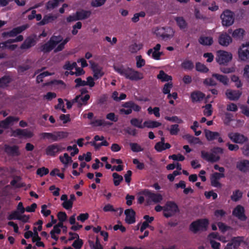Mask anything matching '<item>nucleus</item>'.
<instances>
[{
	"label": "nucleus",
	"mask_w": 249,
	"mask_h": 249,
	"mask_svg": "<svg viewBox=\"0 0 249 249\" xmlns=\"http://www.w3.org/2000/svg\"><path fill=\"white\" fill-rule=\"evenodd\" d=\"M231 37L227 33H222L218 37V42L223 46H228L232 42Z\"/></svg>",
	"instance_id": "nucleus-22"
},
{
	"label": "nucleus",
	"mask_w": 249,
	"mask_h": 249,
	"mask_svg": "<svg viewBox=\"0 0 249 249\" xmlns=\"http://www.w3.org/2000/svg\"><path fill=\"white\" fill-rule=\"evenodd\" d=\"M49 173V170L48 168L44 167L37 169L36 171V174L42 177L45 175H47Z\"/></svg>",
	"instance_id": "nucleus-56"
},
{
	"label": "nucleus",
	"mask_w": 249,
	"mask_h": 249,
	"mask_svg": "<svg viewBox=\"0 0 249 249\" xmlns=\"http://www.w3.org/2000/svg\"><path fill=\"white\" fill-rule=\"evenodd\" d=\"M136 67L138 68H141L145 64V61L142 58L141 55H138L136 56Z\"/></svg>",
	"instance_id": "nucleus-51"
},
{
	"label": "nucleus",
	"mask_w": 249,
	"mask_h": 249,
	"mask_svg": "<svg viewBox=\"0 0 249 249\" xmlns=\"http://www.w3.org/2000/svg\"><path fill=\"white\" fill-rule=\"evenodd\" d=\"M70 235H74V237H70L69 240L71 241L76 239L72 243V246L75 249H81L83 245V240L79 238V235L74 232H70L69 233Z\"/></svg>",
	"instance_id": "nucleus-14"
},
{
	"label": "nucleus",
	"mask_w": 249,
	"mask_h": 249,
	"mask_svg": "<svg viewBox=\"0 0 249 249\" xmlns=\"http://www.w3.org/2000/svg\"><path fill=\"white\" fill-rule=\"evenodd\" d=\"M205 137L207 140L209 141H212L213 140L217 139L219 143L223 142L222 138L220 137V134L217 132H213L210 130L205 131Z\"/></svg>",
	"instance_id": "nucleus-18"
},
{
	"label": "nucleus",
	"mask_w": 249,
	"mask_h": 249,
	"mask_svg": "<svg viewBox=\"0 0 249 249\" xmlns=\"http://www.w3.org/2000/svg\"><path fill=\"white\" fill-rule=\"evenodd\" d=\"M231 80L233 82L235 83V86L237 88H240L242 87L243 84L238 76L235 75H232L231 77Z\"/></svg>",
	"instance_id": "nucleus-49"
},
{
	"label": "nucleus",
	"mask_w": 249,
	"mask_h": 249,
	"mask_svg": "<svg viewBox=\"0 0 249 249\" xmlns=\"http://www.w3.org/2000/svg\"><path fill=\"white\" fill-rule=\"evenodd\" d=\"M147 111L149 114H151L153 113L156 117L160 116V108L159 107H155L153 108L151 107H149Z\"/></svg>",
	"instance_id": "nucleus-53"
},
{
	"label": "nucleus",
	"mask_w": 249,
	"mask_h": 249,
	"mask_svg": "<svg viewBox=\"0 0 249 249\" xmlns=\"http://www.w3.org/2000/svg\"><path fill=\"white\" fill-rule=\"evenodd\" d=\"M204 108V110L203 111V114L205 116L209 117L212 114L213 110H212V106L210 104H206L205 106L203 107Z\"/></svg>",
	"instance_id": "nucleus-46"
},
{
	"label": "nucleus",
	"mask_w": 249,
	"mask_h": 249,
	"mask_svg": "<svg viewBox=\"0 0 249 249\" xmlns=\"http://www.w3.org/2000/svg\"><path fill=\"white\" fill-rule=\"evenodd\" d=\"M68 133L63 131L56 132L52 133V140L53 142H56L62 139L67 137Z\"/></svg>",
	"instance_id": "nucleus-31"
},
{
	"label": "nucleus",
	"mask_w": 249,
	"mask_h": 249,
	"mask_svg": "<svg viewBox=\"0 0 249 249\" xmlns=\"http://www.w3.org/2000/svg\"><path fill=\"white\" fill-rule=\"evenodd\" d=\"M164 118L167 121L172 122H175L178 124H181L183 123L182 120L177 116H174L172 117L165 116Z\"/></svg>",
	"instance_id": "nucleus-54"
},
{
	"label": "nucleus",
	"mask_w": 249,
	"mask_h": 249,
	"mask_svg": "<svg viewBox=\"0 0 249 249\" xmlns=\"http://www.w3.org/2000/svg\"><path fill=\"white\" fill-rule=\"evenodd\" d=\"M242 237L238 236L236 237H233L231 239V241L232 243L234 249H236L237 247H238L240 246L241 243L242 242Z\"/></svg>",
	"instance_id": "nucleus-47"
},
{
	"label": "nucleus",
	"mask_w": 249,
	"mask_h": 249,
	"mask_svg": "<svg viewBox=\"0 0 249 249\" xmlns=\"http://www.w3.org/2000/svg\"><path fill=\"white\" fill-rule=\"evenodd\" d=\"M130 146L131 150L134 152H139L143 151V149L137 143H130Z\"/></svg>",
	"instance_id": "nucleus-52"
},
{
	"label": "nucleus",
	"mask_w": 249,
	"mask_h": 249,
	"mask_svg": "<svg viewBox=\"0 0 249 249\" xmlns=\"http://www.w3.org/2000/svg\"><path fill=\"white\" fill-rule=\"evenodd\" d=\"M209 224V221L207 218L199 219L193 221L189 226L190 230L194 233L199 231H206Z\"/></svg>",
	"instance_id": "nucleus-2"
},
{
	"label": "nucleus",
	"mask_w": 249,
	"mask_h": 249,
	"mask_svg": "<svg viewBox=\"0 0 249 249\" xmlns=\"http://www.w3.org/2000/svg\"><path fill=\"white\" fill-rule=\"evenodd\" d=\"M112 177L113 178V183L115 186L119 185L123 180V177L117 173H113Z\"/></svg>",
	"instance_id": "nucleus-44"
},
{
	"label": "nucleus",
	"mask_w": 249,
	"mask_h": 249,
	"mask_svg": "<svg viewBox=\"0 0 249 249\" xmlns=\"http://www.w3.org/2000/svg\"><path fill=\"white\" fill-rule=\"evenodd\" d=\"M196 69L197 71L204 73L208 72L209 71L204 64L199 62L196 63Z\"/></svg>",
	"instance_id": "nucleus-41"
},
{
	"label": "nucleus",
	"mask_w": 249,
	"mask_h": 249,
	"mask_svg": "<svg viewBox=\"0 0 249 249\" xmlns=\"http://www.w3.org/2000/svg\"><path fill=\"white\" fill-rule=\"evenodd\" d=\"M51 75V73L46 71H44L41 73H40L39 75H38L36 77V82L37 83H40L43 81V79L44 77Z\"/></svg>",
	"instance_id": "nucleus-57"
},
{
	"label": "nucleus",
	"mask_w": 249,
	"mask_h": 249,
	"mask_svg": "<svg viewBox=\"0 0 249 249\" xmlns=\"http://www.w3.org/2000/svg\"><path fill=\"white\" fill-rule=\"evenodd\" d=\"M90 63H91V68L93 73L94 78L97 80L101 78L104 75L102 67L94 62L91 63L90 61Z\"/></svg>",
	"instance_id": "nucleus-11"
},
{
	"label": "nucleus",
	"mask_w": 249,
	"mask_h": 249,
	"mask_svg": "<svg viewBox=\"0 0 249 249\" xmlns=\"http://www.w3.org/2000/svg\"><path fill=\"white\" fill-rule=\"evenodd\" d=\"M184 138L190 144L200 143L201 142L198 138L195 137L190 134L185 135Z\"/></svg>",
	"instance_id": "nucleus-42"
},
{
	"label": "nucleus",
	"mask_w": 249,
	"mask_h": 249,
	"mask_svg": "<svg viewBox=\"0 0 249 249\" xmlns=\"http://www.w3.org/2000/svg\"><path fill=\"white\" fill-rule=\"evenodd\" d=\"M173 87V84L171 83H166L162 89V92L164 94H167V93H169L170 92L171 89Z\"/></svg>",
	"instance_id": "nucleus-63"
},
{
	"label": "nucleus",
	"mask_w": 249,
	"mask_h": 249,
	"mask_svg": "<svg viewBox=\"0 0 249 249\" xmlns=\"http://www.w3.org/2000/svg\"><path fill=\"white\" fill-rule=\"evenodd\" d=\"M78 20L86 19L89 18L91 15V12L89 10L81 9L75 12Z\"/></svg>",
	"instance_id": "nucleus-26"
},
{
	"label": "nucleus",
	"mask_w": 249,
	"mask_h": 249,
	"mask_svg": "<svg viewBox=\"0 0 249 249\" xmlns=\"http://www.w3.org/2000/svg\"><path fill=\"white\" fill-rule=\"evenodd\" d=\"M155 34L163 39H167L173 36V31L169 27H158L155 31Z\"/></svg>",
	"instance_id": "nucleus-4"
},
{
	"label": "nucleus",
	"mask_w": 249,
	"mask_h": 249,
	"mask_svg": "<svg viewBox=\"0 0 249 249\" xmlns=\"http://www.w3.org/2000/svg\"><path fill=\"white\" fill-rule=\"evenodd\" d=\"M232 215L241 220H246L247 217L245 214V210L241 205H237L232 211Z\"/></svg>",
	"instance_id": "nucleus-15"
},
{
	"label": "nucleus",
	"mask_w": 249,
	"mask_h": 249,
	"mask_svg": "<svg viewBox=\"0 0 249 249\" xmlns=\"http://www.w3.org/2000/svg\"><path fill=\"white\" fill-rule=\"evenodd\" d=\"M36 44V39L31 36H29L25 39L23 43L21 45L20 48L22 50L28 49L34 46Z\"/></svg>",
	"instance_id": "nucleus-23"
},
{
	"label": "nucleus",
	"mask_w": 249,
	"mask_h": 249,
	"mask_svg": "<svg viewBox=\"0 0 249 249\" xmlns=\"http://www.w3.org/2000/svg\"><path fill=\"white\" fill-rule=\"evenodd\" d=\"M90 99V95L88 94L84 96L78 95L74 98V102L78 104V107H80L83 106H86L88 104V101Z\"/></svg>",
	"instance_id": "nucleus-20"
},
{
	"label": "nucleus",
	"mask_w": 249,
	"mask_h": 249,
	"mask_svg": "<svg viewBox=\"0 0 249 249\" xmlns=\"http://www.w3.org/2000/svg\"><path fill=\"white\" fill-rule=\"evenodd\" d=\"M12 118L7 117L5 120L0 121V127L7 128L10 124Z\"/></svg>",
	"instance_id": "nucleus-59"
},
{
	"label": "nucleus",
	"mask_w": 249,
	"mask_h": 249,
	"mask_svg": "<svg viewBox=\"0 0 249 249\" xmlns=\"http://www.w3.org/2000/svg\"><path fill=\"white\" fill-rule=\"evenodd\" d=\"M54 48H55L51 44L50 41L48 40L46 43L41 45L39 47V50L44 53H50Z\"/></svg>",
	"instance_id": "nucleus-30"
},
{
	"label": "nucleus",
	"mask_w": 249,
	"mask_h": 249,
	"mask_svg": "<svg viewBox=\"0 0 249 249\" xmlns=\"http://www.w3.org/2000/svg\"><path fill=\"white\" fill-rule=\"evenodd\" d=\"M203 84L207 86H215L216 82L212 78H207L204 80Z\"/></svg>",
	"instance_id": "nucleus-58"
},
{
	"label": "nucleus",
	"mask_w": 249,
	"mask_h": 249,
	"mask_svg": "<svg viewBox=\"0 0 249 249\" xmlns=\"http://www.w3.org/2000/svg\"><path fill=\"white\" fill-rule=\"evenodd\" d=\"M239 59L246 61L249 60V42L242 44L238 51Z\"/></svg>",
	"instance_id": "nucleus-8"
},
{
	"label": "nucleus",
	"mask_w": 249,
	"mask_h": 249,
	"mask_svg": "<svg viewBox=\"0 0 249 249\" xmlns=\"http://www.w3.org/2000/svg\"><path fill=\"white\" fill-rule=\"evenodd\" d=\"M243 195L242 192L239 190H236L233 192L232 195L231 196V199L234 201H238L240 198H242Z\"/></svg>",
	"instance_id": "nucleus-43"
},
{
	"label": "nucleus",
	"mask_w": 249,
	"mask_h": 249,
	"mask_svg": "<svg viewBox=\"0 0 249 249\" xmlns=\"http://www.w3.org/2000/svg\"><path fill=\"white\" fill-rule=\"evenodd\" d=\"M139 194L147 196L148 198L151 200L155 203H158L161 202L163 198L160 194L152 193L148 189H144L139 193Z\"/></svg>",
	"instance_id": "nucleus-7"
},
{
	"label": "nucleus",
	"mask_w": 249,
	"mask_h": 249,
	"mask_svg": "<svg viewBox=\"0 0 249 249\" xmlns=\"http://www.w3.org/2000/svg\"><path fill=\"white\" fill-rule=\"evenodd\" d=\"M176 23L179 29L185 30L188 27V23L182 17H176L174 18Z\"/></svg>",
	"instance_id": "nucleus-27"
},
{
	"label": "nucleus",
	"mask_w": 249,
	"mask_h": 249,
	"mask_svg": "<svg viewBox=\"0 0 249 249\" xmlns=\"http://www.w3.org/2000/svg\"><path fill=\"white\" fill-rule=\"evenodd\" d=\"M125 215V221L128 224H132L135 222L136 213L132 209H128L124 211Z\"/></svg>",
	"instance_id": "nucleus-19"
},
{
	"label": "nucleus",
	"mask_w": 249,
	"mask_h": 249,
	"mask_svg": "<svg viewBox=\"0 0 249 249\" xmlns=\"http://www.w3.org/2000/svg\"><path fill=\"white\" fill-rule=\"evenodd\" d=\"M157 78L162 82H168L172 80V76L166 74L162 70L160 71L159 74L157 75Z\"/></svg>",
	"instance_id": "nucleus-35"
},
{
	"label": "nucleus",
	"mask_w": 249,
	"mask_h": 249,
	"mask_svg": "<svg viewBox=\"0 0 249 249\" xmlns=\"http://www.w3.org/2000/svg\"><path fill=\"white\" fill-rule=\"evenodd\" d=\"M201 157L203 159L211 162H217L220 159L219 156H216L213 153H209L204 150L201 151Z\"/></svg>",
	"instance_id": "nucleus-13"
},
{
	"label": "nucleus",
	"mask_w": 249,
	"mask_h": 249,
	"mask_svg": "<svg viewBox=\"0 0 249 249\" xmlns=\"http://www.w3.org/2000/svg\"><path fill=\"white\" fill-rule=\"evenodd\" d=\"M61 151L60 146L54 143L48 146L46 149V154L51 156H55V155Z\"/></svg>",
	"instance_id": "nucleus-16"
},
{
	"label": "nucleus",
	"mask_w": 249,
	"mask_h": 249,
	"mask_svg": "<svg viewBox=\"0 0 249 249\" xmlns=\"http://www.w3.org/2000/svg\"><path fill=\"white\" fill-rule=\"evenodd\" d=\"M12 136L14 137L19 136L20 137H24L30 138L33 136V134L30 131H29L26 129H21L18 128L13 131Z\"/></svg>",
	"instance_id": "nucleus-17"
},
{
	"label": "nucleus",
	"mask_w": 249,
	"mask_h": 249,
	"mask_svg": "<svg viewBox=\"0 0 249 249\" xmlns=\"http://www.w3.org/2000/svg\"><path fill=\"white\" fill-rule=\"evenodd\" d=\"M58 18L57 15H53L52 14H48L45 15L42 20L37 23L38 26H43L50 23L53 22Z\"/></svg>",
	"instance_id": "nucleus-21"
},
{
	"label": "nucleus",
	"mask_w": 249,
	"mask_h": 249,
	"mask_svg": "<svg viewBox=\"0 0 249 249\" xmlns=\"http://www.w3.org/2000/svg\"><path fill=\"white\" fill-rule=\"evenodd\" d=\"M179 212V209L178 205L174 201H168L164 205V212L163 216L166 218L174 216Z\"/></svg>",
	"instance_id": "nucleus-3"
},
{
	"label": "nucleus",
	"mask_w": 249,
	"mask_h": 249,
	"mask_svg": "<svg viewBox=\"0 0 249 249\" xmlns=\"http://www.w3.org/2000/svg\"><path fill=\"white\" fill-rule=\"evenodd\" d=\"M58 5L56 0H50L46 4V8L48 10L53 9Z\"/></svg>",
	"instance_id": "nucleus-50"
},
{
	"label": "nucleus",
	"mask_w": 249,
	"mask_h": 249,
	"mask_svg": "<svg viewBox=\"0 0 249 249\" xmlns=\"http://www.w3.org/2000/svg\"><path fill=\"white\" fill-rule=\"evenodd\" d=\"M236 168L241 172L246 173L249 171V160H243L236 163Z\"/></svg>",
	"instance_id": "nucleus-24"
},
{
	"label": "nucleus",
	"mask_w": 249,
	"mask_h": 249,
	"mask_svg": "<svg viewBox=\"0 0 249 249\" xmlns=\"http://www.w3.org/2000/svg\"><path fill=\"white\" fill-rule=\"evenodd\" d=\"M171 145L169 143H162V142H158L156 143L154 148L159 152H161L162 151L169 149L171 147Z\"/></svg>",
	"instance_id": "nucleus-32"
},
{
	"label": "nucleus",
	"mask_w": 249,
	"mask_h": 249,
	"mask_svg": "<svg viewBox=\"0 0 249 249\" xmlns=\"http://www.w3.org/2000/svg\"><path fill=\"white\" fill-rule=\"evenodd\" d=\"M232 55L231 53L225 51H219L216 58L217 62L220 65H226L231 60Z\"/></svg>",
	"instance_id": "nucleus-5"
},
{
	"label": "nucleus",
	"mask_w": 249,
	"mask_h": 249,
	"mask_svg": "<svg viewBox=\"0 0 249 249\" xmlns=\"http://www.w3.org/2000/svg\"><path fill=\"white\" fill-rule=\"evenodd\" d=\"M90 124L93 126H105L107 125H111L112 124L109 122H105L104 120L97 119L91 121Z\"/></svg>",
	"instance_id": "nucleus-39"
},
{
	"label": "nucleus",
	"mask_w": 249,
	"mask_h": 249,
	"mask_svg": "<svg viewBox=\"0 0 249 249\" xmlns=\"http://www.w3.org/2000/svg\"><path fill=\"white\" fill-rule=\"evenodd\" d=\"M181 67L185 71H191L194 68V65L191 60L185 59L182 62Z\"/></svg>",
	"instance_id": "nucleus-34"
},
{
	"label": "nucleus",
	"mask_w": 249,
	"mask_h": 249,
	"mask_svg": "<svg viewBox=\"0 0 249 249\" xmlns=\"http://www.w3.org/2000/svg\"><path fill=\"white\" fill-rule=\"evenodd\" d=\"M49 40L55 48L57 44L60 43L63 40V37L61 35H53Z\"/></svg>",
	"instance_id": "nucleus-38"
},
{
	"label": "nucleus",
	"mask_w": 249,
	"mask_h": 249,
	"mask_svg": "<svg viewBox=\"0 0 249 249\" xmlns=\"http://www.w3.org/2000/svg\"><path fill=\"white\" fill-rule=\"evenodd\" d=\"M106 119L114 122L118 121V116L116 115L113 112H110L107 114Z\"/></svg>",
	"instance_id": "nucleus-64"
},
{
	"label": "nucleus",
	"mask_w": 249,
	"mask_h": 249,
	"mask_svg": "<svg viewBox=\"0 0 249 249\" xmlns=\"http://www.w3.org/2000/svg\"><path fill=\"white\" fill-rule=\"evenodd\" d=\"M89 244L91 249H103L102 245L101 244L99 239L98 237L96 238L95 242L91 240H89Z\"/></svg>",
	"instance_id": "nucleus-37"
},
{
	"label": "nucleus",
	"mask_w": 249,
	"mask_h": 249,
	"mask_svg": "<svg viewBox=\"0 0 249 249\" xmlns=\"http://www.w3.org/2000/svg\"><path fill=\"white\" fill-rule=\"evenodd\" d=\"M161 125V123L156 121H145L144 122V127H146L149 128H154L158 127Z\"/></svg>",
	"instance_id": "nucleus-36"
},
{
	"label": "nucleus",
	"mask_w": 249,
	"mask_h": 249,
	"mask_svg": "<svg viewBox=\"0 0 249 249\" xmlns=\"http://www.w3.org/2000/svg\"><path fill=\"white\" fill-rule=\"evenodd\" d=\"M142 48V44L134 43L130 45L129 48V50L131 53H136Z\"/></svg>",
	"instance_id": "nucleus-45"
},
{
	"label": "nucleus",
	"mask_w": 249,
	"mask_h": 249,
	"mask_svg": "<svg viewBox=\"0 0 249 249\" xmlns=\"http://www.w3.org/2000/svg\"><path fill=\"white\" fill-rule=\"evenodd\" d=\"M142 119L132 118L130 120V123L132 125L142 129L144 128V123L142 124Z\"/></svg>",
	"instance_id": "nucleus-40"
},
{
	"label": "nucleus",
	"mask_w": 249,
	"mask_h": 249,
	"mask_svg": "<svg viewBox=\"0 0 249 249\" xmlns=\"http://www.w3.org/2000/svg\"><path fill=\"white\" fill-rule=\"evenodd\" d=\"M220 18L223 26L229 27L231 26L234 20L233 13L229 10L224 11L221 15Z\"/></svg>",
	"instance_id": "nucleus-6"
},
{
	"label": "nucleus",
	"mask_w": 249,
	"mask_h": 249,
	"mask_svg": "<svg viewBox=\"0 0 249 249\" xmlns=\"http://www.w3.org/2000/svg\"><path fill=\"white\" fill-rule=\"evenodd\" d=\"M229 138L234 143L243 144L248 141V138L243 134L239 133H230L228 134Z\"/></svg>",
	"instance_id": "nucleus-9"
},
{
	"label": "nucleus",
	"mask_w": 249,
	"mask_h": 249,
	"mask_svg": "<svg viewBox=\"0 0 249 249\" xmlns=\"http://www.w3.org/2000/svg\"><path fill=\"white\" fill-rule=\"evenodd\" d=\"M60 161L65 164H67L69 162L72 161L71 158L70 157L67 153L64 154L63 158L61 156L59 157Z\"/></svg>",
	"instance_id": "nucleus-55"
},
{
	"label": "nucleus",
	"mask_w": 249,
	"mask_h": 249,
	"mask_svg": "<svg viewBox=\"0 0 249 249\" xmlns=\"http://www.w3.org/2000/svg\"><path fill=\"white\" fill-rule=\"evenodd\" d=\"M113 68L116 72L121 76H124L126 79L131 81H138L143 78L142 73L134 70L132 68H125L123 66H114Z\"/></svg>",
	"instance_id": "nucleus-1"
},
{
	"label": "nucleus",
	"mask_w": 249,
	"mask_h": 249,
	"mask_svg": "<svg viewBox=\"0 0 249 249\" xmlns=\"http://www.w3.org/2000/svg\"><path fill=\"white\" fill-rule=\"evenodd\" d=\"M76 67L77 64L76 62H74L71 63L69 61H68L65 63L63 68L65 70L71 71L74 68H76Z\"/></svg>",
	"instance_id": "nucleus-62"
},
{
	"label": "nucleus",
	"mask_w": 249,
	"mask_h": 249,
	"mask_svg": "<svg viewBox=\"0 0 249 249\" xmlns=\"http://www.w3.org/2000/svg\"><path fill=\"white\" fill-rule=\"evenodd\" d=\"M242 92L239 90H233L228 89L225 92V95L227 98L231 101L238 100L242 95Z\"/></svg>",
	"instance_id": "nucleus-12"
},
{
	"label": "nucleus",
	"mask_w": 249,
	"mask_h": 249,
	"mask_svg": "<svg viewBox=\"0 0 249 249\" xmlns=\"http://www.w3.org/2000/svg\"><path fill=\"white\" fill-rule=\"evenodd\" d=\"M198 42L203 46H211L213 43V37L201 36L198 38Z\"/></svg>",
	"instance_id": "nucleus-29"
},
{
	"label": "nucleus",
	"mask_w": 249,
	"mask_h": 249,
	"mask_svg": "<svg viewBox=\"0 0 249 249\" xmlns=\"http://www.w3.org/2000/svg\"><path fill=\"white\" fill-rule=\"evenodd\" d=\"M20 213L18 211H13L7 217L9 220H18L20 217Z\"/></svg>",
	"instance_id": "nucleus-48"
},
{
	"label": "nucleus",
	"mask_w": 249,
	"mask_h": 249,
	"mask_svg": "<svg viewBox=\"0 0 249 249\" xmlns=\"http://www.w3.org/2000/svg\"><path fill=\"white\" fill-rule=\"evenodd\" d=\"M205 97V94L200 91H194L191 93L190 98L193 103L202 101Z\"/></svg>",
	"instance_id": "nucleus-25"
},
{
	"label": "nucleus",
	"mask_w": 249,
	"mask_h": 249,
	"mask_svg": "<svg viewBox=\"0 0 249 249\" xmlns=\"http://www.w3.org/2000/svg\"><path fill=\"white\" fill-rule=\"evenodd\" d=\"M212 77L225 86H227L229 84V79L226 75L214 73L212 74Z\"/></svg>",
	"instance_id": "nucleus-28"
},
{
	"label": "nucleus",
	"mask_w": 249,
	"mask_h": 249,
	"mask_svg": "<svg viewBox=\"0 0 249 249\" xmlns=\"http://www.w3.org/2000/svg\"><path fill=\"white\" fill-rule=\"evenodd\" d=\"M244 32V30L241 28L237 29L235 30L232 33L231 29L228 30L229 34L232 33V36L234 38H240L243 37Z\"/></svg>",
	"instance_id": "nucleus-33"
},
{
	"label": "nucleus",
	"mask_w": 249,
	"mask_h": 249,
	"mask_svg": "<svg viewBox=\"0 0 249 249\" xmlns=\"http://www.w3.org/2000/svg\"><path fill=\"white\" fill-rule=\"evenodd\" d=\"M4 152L10 156H18L20 155L19 150V147L18 145L10 146L8 144H5L4 146Z\"/></svg>",
	"instance_id": "nucleus-10"
},
{
	"label": "nucleus",
	"mask_w": 249,
	"mask_h": 249,
	"mask_svg": "<svg viewBox=\"0 0 249 249\" xmlns=\"http://www.w3.org/2000/svg\"><path fill=\"white\" fill-rule=\"evenodd\" d=\"M82 26V23L80 21H78L75 24L72 26V30L71 31V34L75 36L77 34L78 31V29H81Z\"/></svg>",
	"instance_id": "nucleus-61"
},
{
	"label": "nucleus",
	"mask_w": 249,
	"mask_h": 249,
	"mask_svg": "<svg viewBox=\"0 0 249 249\" xmlns=\"http://www.w3.org/2000/svg\"><path fill=\"white\" fill-rule=\"evenodd\" d=\"M178 127L179 126L177 124L171 125L169 130L170 134L172 135H177L179 131Z\"/></svg>",
	"instance_id": "nucleus-60"
}]
</instances>
